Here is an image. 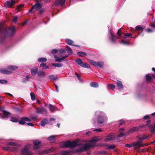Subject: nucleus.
<instances>
[{
	"label": "nucleus",
	"mask_w": 155,
	"mask_h": 155,
	"mask_svg": "<svg viewBox=\"0 0 155 155\" xmlns=\"http://www.w3.org/2000/svg\"><path fill=\"white\" fill-rule=\"evenodd\" d=\"M40 148V146L39 145L35 146L34 147H33V149L34 150H38Z\"/></svg>",
	"instance_id": "61"
},
{
	"label": "nucleus",
	"mask_w": 155,
	"mask_h": 155,
	"mask_svg": "<svg viewBox=\"0 0 155 155\" xmlns=\"http://www.w3.org/2000/svg\"><path fill=\"white\" fill-rule=\"evenodd\" d=\"M97 122L99 124H101L104 122V119L101 116H99L97 118Z\"/></svg>",
	"instance_id": "14"
},
{
	"label": "nucleus",
	"mask_w": 155,
	"mask_h": 155,
	"mask_svg": "<svg viewBox=\"0 0 155 155\" xmlns=\"http://www.w3.org/2000/svg\"><path fill=\"white\" fill-rule=\"evenodd\" d=\"M52 65L53 66L57 67L58 68L61 67L63 66V64L61 63H52Z\"/></svg>",
	"instance_id": "33"
},
{
	"label": "nucleus",
	"mask_w": 155,
	"mask_h": 155,
	"mask_svg": "<svg viewBox=\"0 0 155 155\" xmlns=\"http://www.w3.org/2000/svg\"><path fill=\"white\" fill-rule=\"evenodd\" d=\"M110 34L111 35V38L110 39V40L111 42L113 43H116V41L115 39H114V35H113V34L111 32H110Z\"/></svg>",
	"instance_id": "31"
},
{
	"label": "nucleus",
	"mask_w": 155,
	"mask_h": 155,
	"mask_svg": "<svg viewBox=\"0 0 155 155\" xmlns=\"http://www.w3.org/2000/svg\"><path fill=\"white\" fill-rule=\"evenodd\" d=\"M38 69L37 67H33L31 69V72L33 76H35L38 73Z\"/></svg>",
	"instance_id": "15"
},
{
	"label": "nucleus",
	"mask_w": 155,
	"mask_h": 155,
	"mask_svg": "<svg viewBox=\"0 0 155 155\" xmlns=\"http://www.w3.org/2000/svg\"><path fill=\"white\" fill-rule=\"evenodd\" d=\"M58 51L61 54H64L66 53V49H61L59 50Z\"/></svg>",
	"instance_id": "44"
},
{
	"label": "nucleus",
	"mask_w": 155,
	"mask_h": 155,
	"mask_svg": "<svg viewBox=\"0 0 155 155\" xmlns=\"http://www.w3.org/2000/svg\"><path fill=\"white\" fill-rule=\"evenodd\" d=\"M151 26L152 28H155V18L154 21L151 23Z\"/></svg>",
	"instance_id": "55"
},
{
	"label": "nucleus",
	"mask_w": 155,
	"mask_h": 155,
	"mask_svg": "<svg viewBox=\"0 0 155 155\" xmlns=\"http://www.w3.org/2000/svg\"><path fill=\"white\" fill-rule=\"evenodd\" d=\"M16 144V143L14 142H9L8 143V145L11 146H15Z\"/></svg>",
	"instance_id": "62"
},
{
	"label": "nucleus",
	"mask_w": 155,
	"mask_h": 155,
	"mask_svg": "<svg viewBox=\"0 0 155 155\" xmlns=\"http://www.w3.org/2000/svg\"><path fill=\"white\" fill-rule=\"evenodd\" d=\"M48 107L51 111L54 112L57 110V108L51 104H49Z\"/></svg>",
	"instance_id": "21"
},
{
	"label": "nucleus",
	"mask_w": 155,
	"mask_h": 155,
	"mask_svg": "<svg viewBox=\"0 0 155 155\" xmlns=\"http://www.w3.org/2000/svg\"><path fill=\"white\" fill-rule=\"evenodd\" d=\"M10 121L13 122H17L18 121V120L15 117H11Z\"/></svg>",
	"instance_id": "39"
},
{
	"label": "nucleus",
	"mask_w": 155,
	"mask_h": 155,
	"mask_svg": "<svg viewBox=\"0 0 155 155\" xmlns=\"http://www.w3.org/2000/svg\"><path fill=\"white\" fill-rule=\"evenodd\" d=\"M21 153L22 154H25L26 155H33L32 153L29 151L28 148L26 147H25L21 150Z\"/></svg>",
	"instance_id": "9"
},
{
	"label": "nucleus",
	"mask_w": 155,
	"mask_h": 155,
	"mask_svg": "<svg viewBox=\"0 0 155 155\" xmlns=\"http://www.w3.org/2000/svg\"><path fill=\"white\" fill-rule=\"evenodd\" d=\"M115 139V137L113 135H109L104 139V140L105 141L107 142L108 141L114 140Z\"/></svg>",
	"instance_id": "17"
},
{
	"label": "nucleus",
	"mask_w": 155,
	"mask_h": 155,
	"mask_svg": "<svg viewBox=\"0 0 155 155\" xmlns=\"http://www.w3.org/2000/svg\"><path fill=\"white\" fill-rule=\"evenodd\" d=\"M48 123V120L46 119H45L41 121V125L42 126H44Z\"/></svg>",
	"instance_id": "28"
},
{
	"label": "nucleus",
	"mask_w": 155,
	"mask_h": 155,
	"mask_svg": "<svg viewBox=\"0 0 155 155\" xmlns=\"http://www.w3.org/2000/svg\"><path fill=\"white\" fill-rule=\"evenodd\" d=\"M122 34V33L121 32V29L120 28L119 29L117 32V34L118 35L119 38L121 37V34Z\"/></svg>",
	"instance_id": "45"
},
{
	"label": "nucleus",
	"mask_w": 155,
	"mask_h": 155,
	"mask_svg": "<svg viewBox=\"0 0 155 155\" xmlns=\"http://www.w3.org/2000/svg\"><path fill=\"white\" fill-rule=\"evenodd\" d=\"M16 3L15 1L11 0L10 1H7L5 3L4 5L6 8H12L13 5Z\"/></svg>",
	"instance_id": "5"
},
{
	"label": "nucleus",
	"mask_w": 155,
	"mask_h": 155,
	"mask_svg": "<svg viewBox=\"0 0 155 155\" xmlns=\"http://www.w3.org/2000/svg\"><path fill=\"white\" fill-rule=\"evenodd\" d=\"M65 1L64 0H61L59 1V4L63 6L65 3Z\"/></svg>",
	"instance_id": "51"
},
{
	"label": "nucleus",
	"mask_w": 155,
	"mask_h": 155,
	"mask_svg": "<svg viewBox=\"0 0 155 155\" xmlns=\"http://www.w3.org/2000/svg\"><path fill=\"white\" fill-rule=\"evenodd\" d=\"M88 61L91 64L95 67L98 66L100 68H103L104 64L103 62H97L90 59H88Z\"/></svg>",
	"instance_id": "2"
},
{
	"label": "nucleus",
	"mask_w": 155,
	"mask_h": 155,
	"mask_svg": "<svg viewBox=\"0 0 155 155\" xmlns=\"http://www.w3.org/2000/svg\"><path fill=\"white\" fill-rule=\"evenodd\" d=\"M117 87L119 89H124V86L121 81L117 80Z\"/></svg>",
	"instance_id": "20"
},
{
	"label": "nucleus",
	"mask_w": 155,
	"mask_h": 155,
	"mask_svg": "<svg viewBox=\"0 0 155 155\" xmlns=\"http://www.w3.org/2000/svg\"><path fill=\"white\" fill-rule=\"evenodd\" d=\"M38 75L39 77H44L45 75V73L44 71H40L38 72Z\"/></svg>",
	"instance_id": "26"
},
{
	"label": "nucleus",
	"mask_w": 155,
	"mask_h": 155,
	"mask_svg": "<svg viewBox=\"0 0 155 155\" xmlns=\"http://www.w3.org/2000/svg\"><path fill=\"white\" fill-rule=\"evenodd\" d=\"M70 152L67 150L63 151H62V155H68Z\"/></svg>",
	"instance_id": "50"
},
{
	"label": "nucleus",
	"mask_w": 155,
	"mask_h": 155,
	"mask_svg": "<svg viewBox=\"0 0 155 155\" xmlns=\"http://www.w3.org/2000/svg\"><path fill=\"white\" fill-rule=\"evenodd\" d=\"M81 67L87 68H90V65L87 63H83L82 65H81Z\"/></svg>",
	"instance_id": "37"
},
{
	"label": "nucleus",
	"mask_w": 155,
	"mask_h": 155,
	"mask_svg": "<svg viewBox=\"0 0 155 155\" xmlns=\"http://www.w3.org/2000/svg\"><path fill=\"white\" fill-rule=\"evenodd\" d=\"M78 142L77 141H71L70 140L66 141L63 144V146L66 147L74 148L78 145Z\"/></svg>",
	"instance_id": "1"
},
{
	"label": "nucleus",
	"mask_w": 155,
	"mask_h": 155,
	"mask_svg": "<svg viewBox=\"0 0 155 155\" xmlns=\"http://www.w3.org/2000/svg\"><path fill=\"white\" fill-rule=\"evenodd\" d=\"M150 136H146L145 135H140L137 136V138L139 140H142L149 138Z\"/></svg>",
	"instance_id": "13"
},
{
	"label": "nucleus",
	"mask_w": 155,
	"mask_h": 155,
	"mask_svg": "<svg viewBox=\"0 0 155 155\" xmlns=\"http://www.w3.org/2000/svg\"><path fill=\"white\" fill-rule=\"evenodd\" d=\"M147 124L146 125L145 124H143L141 125H140L139 126H138V127H139V129H140H140L141 128H143L144 127H145L146 125H147L148 126V125H147ZM149 127V126H148Z\"/></svg>",
	"instance_id": "58"
},
{
	"label": "nucleus",
	"mask_w": 155,
	"mask_h": 155,
	"mask_svg": "<svg viewBox=\"0 0 155 155\" xmlns=\"http://www.w3.org/2000/svg\"><path fill=\"white\" fill-rule=\"evenodd\" d=\"M0 72L2 74H12V72L10 71L5 69L0 70Z\"/></svg>",
	"instance_id": "18"
},
{
	"label": "nucleus",
	"mask_w": 155,
	"mask_h": 155,
	"mask_svg": "<svg viewBox=\"0 0 155 155\" xmlns=\"http://www.w3.org/2000/svg\"><path fill=\"white\" fill-rule=\"evenodd\" d=\"M3 150H11L14 151H17L18 150V148L15 147H9L7 146L6 147H3L2 148Z\"/></svg>",
	"instance_id": "16"
},
{
	"label": "nucleus",
	"mask_w": 155,
	"mask_h": 155,
	"mask_svg": "<svg viewBox=\"0 0 155 155\" xmlns=\"http://www.w3.org/2000/svg\"><path fill=\"white\" fill-rule=\"evenodd\" d=\"M121 42L124 44H125L126 45H130L129 43L128 42L125 40H122L121 41Z\"/></svg>",
	"instance_id": "56"
},
{
	"label": "nucleus",
	"mask_w": 155,
	"mask_h": 155,
	"mask_svg": "<svg viewBox=\"0 0 155 155\" xmlns=\"http://www.w3.org/2000/svg\"><path fill=\"white\" fill-rule=\"evenodd\" d=\"M36 109V112L38 114H43V113L47 112V110L43 107H41V108L37 107Z\"/></svg>",
	"instance_id": "11"
},
{
	"label": "nucleus",
	"mask_w": 155,
	"mask_h": 155,
	"mask_svg": "<svg viewBox=\"0 0 155 155\" xmlns=\"http://www.w3.org/2000/svg\"><path fill=\"white\" fill-rule=\"evenodd\" d=\"M3 115L2 117V118L3 119L8 118L11 115L10 113L5 110H2Z\"/></svg>",
	"instance_id": "10"
},
{
	"label": "nucleus",
	"mask_w": 155,
	"mask_h": 155,
	"mask_svg": "<svg viewBox=\"0 0 155 155\" xmlns=\"http://www.w3.org/2000/svg\"><path fill=\"white\" fill-rule=\"evenodd\" d=\"M48 78L51 80H56L58 79L57 77L54 75H49Z\"/></svg>",
	"instance_id": "35"
},
{
	"label": "nucleus",
	"mask_w": 155,
	"mask_h": 155,
	"mask_svg": "<svg viewBox=\"0 0 155 155\" xmlns=\"http://www.w3.org/2000/svg\"><path fill=\"white\" fill-rule=\"evenodd\" d=\"M55 136L52 135L51 136L48 138V140L49 141L53 140L54 139Z\"/></svg>",
	"instance_id": "47"
},
{
	"label": "nucleus",
	"mask_w": 155,
	"mask_h": 155,
	"mask_svg": "<svg viewBox=\"0 0 155 155\" xmlns=\"http://www.w3.org/2000/svg\"><path fill=\"white\" fill-rule=\"evenodd\" d=\"M66 42L68 44L70 45L74 46L75 47H79V46L78 45H73V43H74V41L69 39H67L66 40Z\"/></svg>",
	"instance_id": "19"
},
{
	"label": "nucleus",
	"mask_w": 155,
	"mask_h": 155,
	"mask_svg": "<svg viewBox=\"0 0 155 155\" xmlns=\"http://www.w3.org/2000/svg\"><path fill=\"white\" fill-rule=\"evenodd\" d=\"M7 83H8V81L7 80H6L5 79L0 80V83H1L2 84H4L5 83L7 84Z\"/></svg>",
	"instance_id": "52"
},
{
	"label": "nucleus",
	"mask_w": 155,
	"mask_h": 155,
	"mask_svg": "<svg viewBox=\"0 0 155 155\" xmlns=\"http://www.w3.org/2000/svg\"><path fill=\"white\" fill-rule=\"evenodd\" d=\"M115 147V145H110L108 146V147L107 148V149H114Z\"/></svg>",
	"instance_id": "48"
},
{
	"label": "nucleus",
	"mask_w": 155,
	"mask_h": 155,
	"mask_svg": "<svg viewBox=\"0 0 155 155\" xmlns=\"http://www.w3.org/2000/svg\"><path fill=\"white\" fill-rule=\"evenodd\" d=\"M107 153V152L105 151H102L100 152L99 154L100 155L105 154Z\"/></svg>",
	"instance_id": "63"
},
{
	"label": "nucleus",
	"mask_w": 155,
	"mask_h": 155,
	"mask_svg": "<svg viewBox=\"0 0 155 155\" xmlns=\"http://www.w3.org/2000/svg\"><path fill=\"white\" fill-rule=\"evenodd\" d=\"M108 87L110 89H114L115 88V86L112 84H109L108 85Z\"/></svg>",
	"instance_id": "41"
},
{
	"label": "nucleus",
	"mask_w": 155,
	"mask_h": 155,
	"mask_svg": "<svg viewBox=\"0 0 155 155\" xmlns=\"http://www.w3.org/2000/svg\"><path fill=\"white\" fill-rule=\"evenodd\" d=\"M137 142H139V143H139L140 144L139 145L140 146H141L140 147H143V146H146V145L145 144L143 143V144H141L142 142L140 141H139V140H138Z\"/></svg>",
	"instance_id": "57"
},
{
	"label": "nucleus",
	"mask_w": 155,
	"mask_h": 155,
	"mask_svg": "<svg viewBox=\"0 0 155 155\" xmlns=\"http://www.w3.org/2000/svg\"><path fill=\"white\" fill-rule=\"evenodd\" d=\"M58 50L56 49H53L52 50L51 53L52 54H54L56 53H57L58 52Z\"/></svg>",
	"instance_id": "54"
},
{
	"label": "nucleus",
	"mask_w": 155,
	"mask_h": 155,
	"mask_svg": "<svg viewBox=\"0 0 155 155\" xmlns=\"http://www.w3.org/2000/svg\"><path fill=\"white\" fill-rule=\"evenodd\" d=\"M75 74L76 75V76L77 77V78H78V79L80 81H81V77L80 76H79L78 75V74L76 72V73H75Z\"/></svg>",
	"instance_id": "64"
},
{
	"label": "nucleus",
	"mask_w": 155,
	"mask_h": 155,
	"mask_svg": "<svg viewBox=\"0 0 155 155\" xmlns=\"http://www.w3.org/2000/svg\"><path fill=\"white\" fill-rule=\"evenodd\" d=\"M31 120L26 117H23L21 118V120L19 121V124L21 125H23L26 123L25 121L31 122Z\"/></svg>",
	"instance_id": "7"
},
{
	"label": "nucleus",
	"mask_w": 155,
	"mask_h": 155,
	"mask_svg": "<svg viewBox=\"0 0 155 155\" xmlns=\"http://www.w3.org/2000/svg\"><path fill=\"white\" fill-rule=\"evenodd\" d=\"M77 54L80 57L86 56L87 55L86 53L82 51L77 52Z\"/></svg>",
	"instance_id": "27"
},
{
	"label": "nucleus",
	"mask_w": 155,
	"mask_h": 155,
	"mask_svg": "<svg viewBox=\"0 0 155 155\" xmlns=\"http://www.w3.org/2000/svg\"><path fill=\"white\" fill-rule=\"evenodd\" d=\"M75 62L77 64L80 65L81 66V65H82L83 63L82 60L81 58H77Z\"/></svg>",
	"instance_id": "23"
},
{
	"label": "nucleus",
	"mask_w": 155,
	"mask_h": 155,
	"mask_svg": "<svg viewBox=\"0 0 155 155\" xmlns=\"http://www.w3.org/2000/svg\"><path fill=\"white\" fill-rule=\"evenodd\" d=\"M42 5L39 3H36L34 5L32 6V8L29 10V12L32 13L34 9H40L42 7Z\"/></svg>",
	"instance_id": "4"
},
{
	"label": "nucleus",
	"mask_w": 155,
	"mask_h": 155,
	"mask_svg": "<svg viewBox=\"0 0 155 155\" xmlns=\"http://www.w3.org/2000/svg\"><path fill=\"white\" fill-rule=\"evenodd\" d=\"M84 149L86 151H87L90 148V144L88 143H86L84 144Z\"/></svg>",
	"instance_id": "34"
},
{
	"label": "nucleus",
	"mask_w": 155,
	"mask_h": 155,
	"mask_svg": "<svg viewBox=\"0 0 155 155\" xmlns=\"http://www.w3.org/2000/svg\"><path fill=\"white\" fill-rule=\"evenodd\" d=\"M150 120H148L147 121V124L148 125L151 133L152 134H155V123H154L153 126H152L150 123Z\"/></svg>",
	"instance_id": "6"
},
{
	"label": "nucleus",
	"mask_w": 155,
	"mask_h": 155,
	"mask_svg": "<svg viewBox=\"0 0 155 155\" xmlns=\"http://www.w3.org/2000/svg\"><path fill=\"white\" fill-rule=\"evenodd\" d=\"M31 99L33 101L35 100V96L34 94L32 92L30 94Z\"/></svg>",
	"instance_id": "53"
},
{
	"label": "nucleus",
	"mask_w": 155,
	"mask_h": 155,
	"mask_svg": "<svg viewBox=\"0 0 155 155\" xmlns=\"http://www.w3.org/2000/svg\"><path fill=\"white\" fill-rule=\"evenodd\" d=\"M135 29L136 31H143V30L144 28L143 26L137 25L135 27Z\"/></svg>",
	"instance_id": "24"
},
{
	"label": "nucleus",
	"mask_w": 155,
	"mask_h": 155,
	"mask_svg": "<svg viewBox=\"0 0 155 155\" xmlns=\"http://www.w3.org/2000/svg\"><path fill=\"white\" fill-rule=\"evenodd\" d=\"M99 139H97V137H93L92 139L89 140V142H90L96 143L97 142Z\"/></svg>",
	"instance_id": "32"
},
{
	"label": "nucleus",
	"mask_w": 155,
	"mask_h": 155,
	"mask_svg": "<svg viewBox=\"0 0 155 155\" xmlns=\"http://www.w3.org/2000/svg\"><path fill=\"white\" fill-rule=\"evenodd\" d=\"M146 81L147 82L150 81L152 79V77L149 74H147L146 75Z\"/></svg>",
	"instance_id": "36"
},
{
	"label": "nucleus",
	"mask_w": 155,
	"mask_h": 155,
	"mask_svg": "<svg viewBox=\"0 0 155 155\" xmlns=\"http://www.w3.org/2000/svg\"><path fill=\"white\" fill-rule=\"evenodd\" d=\"M118 122H120V123L119 124V127L121 126V125L124 124H125V121L124 120H120L118 121Z\"/></svg>",
	"instance_id": "49"
},
{
	"label": "nucleus",
	"mask_w": 155,
	"mask_h": 155,
	"mask_svg": "<svg viewBox=\"0 0 155 155\" xmlns=\"http://www.w3.org/2000/svg\"><path fill=\"white\" fill-rule=\"evenodd\" d=\"M54 151V149L51 148L49 149L48 150H45L43 151V153L44 154H48L50 153L51 152H53Z\"/></svg>",
	"instance_id": "25"
},
{
	"label": "nucleus",
	"mask_w": 155,
	"mask_h": 155,
	"mask_svg": "<svg viewBox=\"0 0 155 155\" xmlns=\"http://www.w3.org/2000/svg\"><path fill=\"white\" fill-rule=\"evenodd\" d=\"M139 142H137L134 143H133L130 144H127L125 145V146L128 147H134L135 146L140 147V145Z\"/></svg>",
	"instance_id": "8"
},
{
	"label": "nucleus",
	"mask_w": 155,
	"mask_h": 155,
	"mask_svg": "<svg viewBox=\"0 0 155 155\" xmlns=\"http://www.w3.org/2000/svg\"><path fill=\"white\" fill-rule=\"evenodd\" d=\"M66 48L67 50V52L69 55L73 53V51H72L71 49L68 46H66Z\"/></svg>",
	"instance_id": "30"
},
{
	"label": "nucleus",
	"mask_w": 155,
	"mask_h": 155,
	"mask_svg": "<svg viewBox=\"0 0 155 155\" xmlns=\"http://www.w3.org/2000/svg\"><path fill=\"white\" fill-rule=\"evenodd\" d=\"M132 35V34H131V33H125L124 35V36L123 37V38L124 39H125L127 37H130V36H131Z\"/></svg>",
	"instance_id": "46"
},
{
	"label": "nucleus",
	"mask_w": 155,
	"mask_h": 155,
	"mask_svg": "<svg viewBox=\"0 0 155 155\" xmlns=\"http://www.w3.org/2000/svg\"><path fill=\"white\" fill-rule=\"evenodd\" d=\"M68 57V55H66L64 56L62 58H59V57H58L57 55H54V58L55 61L58 62H61L64 59Z\"/></svg>",
	"instance_id": "12"
},
{
	"label": "nucleus",
	"mask_w": 155,
	"mask_h": 155,
	"mask_svg": "<svg viewBox=\"0 0 155 155\" xmlns=\"http://www.w3.org/2000/svg\"><path fill=\"white\" fill-rule=\"evenodd\" d=\"M84 150V149L83 147L77 150V151L80 152H81L83 151Z\"/></svg>",
	"instance_id": "59"
},
{
	"label": "nucleus",
	"mask_w": 155,
	"mask_h": 155,
	"mask_svg": "<svg viewBox=\"0 0 155 155\" xmlns=\"http://www.w3.org/2000/svg\"><path fill=\"white\" fill-rule=\"evenodd\" d=\"M140 131L139 127H134L130 129L127 131L125 133V134L128 135L131 133H133L136 132Z\"/></svg>",
	"instance_id": "3"
},
{
	"label": "nucleus",
	"mask_w": 155,
	"mask_h": 155,
	"mask_svg": "<svg viewBox=\"0 0 155 155\" xmlns=\"http://www.w3.org/2000/svg\"><path fill=\"white\" fill-rule=\"evenodd\" d=\"M33 143L35 146H37L41 143V141L36 140L33 141Z\"/></svg>",
	"instance_id": "38"
},
{
	"label": "nucleus",
	"mask_w": 155,
	"mask_h": 155,
	"mask_svg": "<svg viewBox=\"0 0 155 155\" xmlns=\"http://www.w3.org/2000/svg\"><path fill=\"white\" fill-rule=\"evenodd\" d=\"M90 85L91 87L97 88L98 87V84L96 82H91L90 84Z\"/></svg>",
	"instance_id": "29"
},
{
	"label": "nucleus",
	"mask_w": 155,
	"mask_h": 155,
	"mask_svg": "<svg viewBox=\"0 0 155 155\" xmlns=\"http://www.w3.org/2000/svg\"><path fill=\"white\" fill-rule=\"evenodd\" d=\"M18 68V67L16 66L10 65L8 67V69L12 71H15Z\"/></svg>",
	"instance_id": "22"
},
{
	"label": "nucleus",
	"mask_w": 155,
	"mask_h": 155,
	"mask_svg": "<svg viewBox=\"0 0 155 155\" xmlns=\"http://www.w3.org/2000/svg\"><path fill=\"white\" fill-rule=\"evenodd\" d=\"M18 21V17L17 16H15L13 18V21L16 22Z\"/></svg>",
	"instance_id": "60"
},
{
	"label": "nucleus",
	"mask_w": 155,
	"mask_h": 155,
	"mask_svg": "<svg viewBox=\"0 0 155 155\" xmlns=\"http://www.w3.org/2000/svg\"><path fill=\"white\" fill-rule=\"evenodd\" d=\"M46 58H40L38 59V61L39 62H45L47 61Z\"/></svg>",
	"instance_id": "40"
},
{
	"label": "nucleus",
	"mask_w": 155,
	"mask_h": 155,
	"mask_svg": "<svg viewBox=\"0 0 155 155\" xmlns=\"http://www.w3.org/2000/svg\"><path fill=\"white\" fill-rule=\"evenodd\" d=\"M24 4H21L18 5L16 8V10L18 11H20L21 9L24 6Z\"/></svg>",
	"instance_id": "43"
},
{
	"label": "nucleus",
	"mask_w": 155,
	"mask_h": 155,
	"mask_svg": "<svg viewBox=\"0 0 155 155\" xmlns=\"http://www.w3.org/2000/svg\"><path fill=\"white\" fill-rule=\"evenodd\" d=\"M30 78V77L28 75H27L26 76V78L22 80V82L23 83H26L27 81H28L29 80V78Z\"/></svg>",
	"instance_id": "42"
}]
</instances>
